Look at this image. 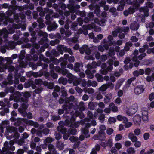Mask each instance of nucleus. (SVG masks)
Wrapping results in <instances>:
<instances>
[{
  "label": "nucleus",
  "mask_w": 154,
  "mask_h": 154,
  "mask_svg": "<svg viewBox=\"0 0 154 154\" xmlns=\"http://www.w3.org/2000/svg\"><path fill=\"white\" fill-rule=\"evenodd\" d=\"M21 27V25L20 24H13L12 25H9L8 26V29L9 32L5 28L2 29L0 30V44L2 42V38H5L8 37V33L12 34L15 32L14 29H18Z\"/></svg>",
  "instance_id": "f257e3e1"
},
{
  "label": "nucleus",
  "mask_w": 154,
  "mask_h": 154,
  "mask_svg": "<svg viewBox=\"0 0 154 154\" xmlns=\"http://www.w3.org/2000/svg\"><path fill=\"white\" fill-rule=\"evenodd\" d=\"M22 41L27 43L29 42V39L26 37L22 38L21 40H19L17 42L18 45H20L23 43ZM16 43L14 41H9L6 42L5 45L1 47L0 50L2 53H5L6 52V49L8 50H12L14 48Z\"/></svg>",
  "instance_id": "f03ea898"
},
{
  "label": "nucleus",
  "mask_w": 154,
  "mask_h": 154,
  "mask_svg": "<svg viewBox=\"0 0 154 154\" xmlns=\"http://www.w3.org/2000/svg\"><path fill=\"white\" fill-rule=\"evenodd\" d=\"M93 28L96 32H99L101 30V28L100 27L96 26L94 23H92L88 25H83L82 28H81L78 30L77 32L79 34L83 33L85 35H86L88 34L87 30H90Z\"/></svg>",
  "instance_id": "7ed1b4c3"
},
{
  "label": "nucleus",
  "mask_w": 154,
  "mask_h": 154,
  "mask_svg": "<svg viewBox=\"0 0 154 154\" xmlns=\"http://www.w3.org/2000/svg\"><path fill=\"white\" fill-rule=\"evenodd\" d=\"M37 10L39 12L40 16L43 17L44 16L45 14L48 13L49 14H47L45 16V19L47 20V21H51L52 20V18L50 17V15L51 14L53 11H52L49 10L48 8H44V10L41 7H38L37 8Z\"/></svg>",
  "instance_id": "20e7f679"
},
{
  "label": "nucleus",
  "mask_w": 154,
  "mask_h": 154,
  "mask_svg": "<svg viewBox=\"0 0 154 154\" xmlns=\"http://www.w3.org/2000/svg\"><path fill=\"white\" fill-rule=\"evenodd\" d=\"M70 121V127H73L74 126L75 128H77L80 125H85V127H86V123H89V120L88 118H85L84 120H82L80 122H74L75 120V118L74 116H72L71 119H69Z\"/></svg>",
  "instance_id": "39448f33"
},
{
  "label": "nucleus",
  "mask_w": 154,
  "mask_h": 154,
  "mask_svg": "<svg viewBox=\"0 0 154 154\" xmlns=\"http://www.w3.org/2000/svg\"><path fill=\"white\" fill-rule=\"evenodd\" d=\"M49 67L51 69L50 72H44V75L46 79L49 80H52L53 79H57L58 75L57 73H54L53 71L54 68V64L52 63L50 64Z\"/></svg>",
  "instance_id": "423d86ee"
},
{
  "label": "nucleus",
  "mask_w": 154,
  "mask_h": 154,
  "mask_svg": "<svg viewBox=\"0 0 154 154\" xmlns=\"http://www.w3.org/2000/svg\"><path fill=\"white\" fill-rule=\"evenodd\" d=\"M74 100V97L73 96H71L69 98L66 99V102L63 106V109L66 110L68 112L70 111V109L73 108V104L70 102H73Z\"/></svg>",
  "instance_id": "0eeeda50"
},
{
  "label": "nucleus",
  "mask_w": 154,
  "mask_h": 154,
  "mask_svg": "<svg viewBox=\"0 0 154 154\" xmlns=\"http://www.w3.org/2000/svg\"><path fill=\"white\" fill-rule=\"evenodd\" d=\"M14 143V141L13 140H10L9 143L7 141L5 142L4 143V146L2 148V150L4 151L9 152H12L14 154V152L9 151L10 150L13 151L15 150V148L13 146Z\"/></svg>",
  "instance_id": "6e6552de"
},
{
  "label": "nucleus",
  "mask_w": 154,
  "mask_h": 154,
  "mask_svg": "<svg viewBox=\"0 0 154 154\" xmlns=\"http://www.w3.org/2000/svg\"><path fill=\"white\" fill-rule=\"evenodd\" d=\"M69 118H67L65 122L60 121L59 122V126L57 127V130L61 133H64L66 131V129L64 127L65 125L67 126L70 125V121Z\"/></svg>",
  "instance_id": "1a4fd4ad"
},
{
  "label": "nucleus",
  "mask_w": 154,
  "mask_h": 154,
  "mask_svg": "<svg viewBox=\"0 0 154 154\" xmlns=\"http://www.w3.org/2000/svg\"><path fill=\"white\" fill-rule=\"evenodd\" d=\"M90 127V125L89 123H86V127L84 128H82V132L83 134H81L79 137V139L80 140H83L85 138H87L90 137V135L89 134V130L88 128Z\"/></svg>",
  "instance_id": "9d476101"
},
{
  "label": "nucleus",
  "mask_w": 154,
  "mask_h": 154,
  "mask_svg": "<svg viewBox=\"0 0 154 154\" xmlns=\"http://www.w3.org/2000/svg\"><path fill=\"white\" fill-rule=\"evenodd\" d=\"M107 39H104L101 42V45L103 46L106 49H108L109 48V46L112 45L113 43L112 40L113 39L112 37L110 35L108 36L107 37Z\"/></svg>",
  "instance_id": "9b49d317"
},
{
  "label": "nucleus",
  "mask_w": 154,
  "mask_h": 154,
  "mask_svg": "<svg viewBox=\"0 0 154 154\" xmlns=\"http://www.w3.org/2000/svg\"><path fill=\"white\" fill-rule=\"evenodd\" d=\"M39 58L40 60L37 63L38 65V66H42L43 69L46 68L48 66V65L47 64L43 63L42 61L47 63H50V61L48 59L44 57L43 55L41 54L39 55Z\"/></svg>",
  "instance_id": "f8f14e48"
},
{
  "label": "nucleus",
  "mask_w": 154,
  "mask_h": 154,
  "mask_svg": "<svg viewBox=\"0 0 154 154\" xmlns=\"http://www.w3.org/2000/svg\"><path fill=\"white\" fill-rule=\"evenodd\" d=\"M35 83L37 85H41L42 84L45 86H47L49 89H51L54 87V83L52 82H48L47 81L43 82L42 80L40 79H36L35 80Z\"/></svg>",
  "instance_id": "ddd939ff"
},
{
  "label": "nucleus",
  "mask_w": 154,
  "mask_h": 154,
  "mask_svg": "<svg viewBox=\"0 0 154 154\" xmlns=\"http://www.w3.org/2000/svg\"><path fill=\"white\" fill-rule=\"evenodd\" d=\"M25 51L24 50L21 51L20 54L19 56L18 62L20 67L23 68H25L27 66V64L23 61V59L25 58Z\"/></svg>",
  "instance_id": "4468645a"
},
{
  "label": "nucleus",
  "mask_w": 154,
  "mask_h": 154,
  "mask_svg": "<svg viewBox=\"0 0 154 154\" xmlns=\"http://www.w3.org/2000/svg\"><path fill=\"white\" fill-rule=\"evenodd\" d=\"M22 96L24 98L21 97L20 98H14V101L16 102H28V99L30 97L31 94L29 92H25L24 93H22Z\"/></svg>",
  "instance_id": "2eb2a0df"
},
{
  "label": "nucleus",
  "mask_w": 154,
  "mask_h": 154,
  "mask_svg": "<svg viewBox=\"0 0 154 154\" xmlns=\"http://www.w3.org/2000/svg\"><path fill=\"white\" fill-rule=\"evenodd\" d=\"M146 6L141 8L140 9V11L143 12L144 15L145 16L148 17L149 15L148 12L149 10L147 7L150 8H152L153 7V4L152 2H147L146 3Z\"/></svg>",
  "instance_id": "dca6fc26"
},
{
  "label": "nucleus",
  "mask_w": 154,
  "mask_h": 154,
  "mask_svg": "<svg viewBox=\"0 0 154 154\" xmlns=\"http://www.w3.org/2000/svg\"><path fill=\"white\" fill-rule=\"evenodd\" d=\"M57 50L61 54H63V51L65 52H68L70 55H72L73 54L72 51L70 49L67 48L66 46H65L63 45L59 46L57 48Z\"/></svg>",
  "instance_id": "f3484780"
},
{
  "label": "nucleus",
  "mask_w": 154,
  "mask_h": 154,
  "mask_svg": "<svg viewBox=\"0 0 154 154\" xmlns=\"http://www.w3.org/2000/svg\"><path fill=\"white\" fill-rule=\"evenodd\" d=\"M88 116L92 120L91 121L90 119L88 118L89 120V122H88L90 123V125H92L95 126L96 125V122L95 120H93L95 119L96 116H97V113H95L94 116L93 115L91 111H88L87 113Z\"/></svg>",
  "instance_id": "a211bd4d"
},
{
  "label": "nucleus",
  "mask_w": 154,
  "mask_h": 154,
  "mask_svg": "<svg viewBox=\"0 0 154 154\" xmlns=\"http://www.w3.org/2000/svg\"><path fill=\"white\" fill-rule=\"evenodd\" d=\"M46 23L49 25L47 28L49 31H54L58 26V25L54 21L52 23L51 21H46Z\"/></svg>",
  "instance_id": "6ab92c4d"
},
{
  "label": "nucleus",
  "mask_w": 154,
  "mask_h": 154,
  "mask_svg": "<svg viewBox=\"0 0 154 154\" xmlns=\"http://www.w3.org/2000/svg\"><path fill=\"white\" fill-rule=\"evenodd\" d=\"M142 119L145 122L148 121V112L147 109L146 108H143L141 109Z\"/></svg>",
  "instance_id": "aec40b11"
},
{
  "label": "nucleus",
  "mask_w": 154,
  "mask_h": 154,
  "mask_svg": "<svg viewBox=\"0 0 154 154\" xmlns=\"http://www.w3.org/2000/svg\"><path fill=\"white\" fill-rule=\"evenodd\" d=\"M0 17H1L0 18L1 19H0V21H2L4 19H5V21L4 22V23L5 25L7 24L8 22L12 23L14 21L13 19H10L8 17H6L5 14L3 13H0Z\"/></svg>",
  "instance_id": "412c9836"
},
{
  "label": "nucleus",
  "mask_w": 154,
  "mask_h": 154,
  "mask_svg": "<svg viewBox=\"0 0 154 154\" xmlns=\"http://www.w3.org/2000/svg\"><path fill=\"white\" fill-rule=\"evenodd\" d=\"M69 75H71V77L69 78V82L70 83L73 82V85L75 86L78 85L80 82V79L76 78L72 74H69Z\"/></svg>",
  "instance_id": "4be33fe9"
},
{
  "label": "nucleus",
  "mask_w": 154,
  "mask_h": 154,
  "mask_svg": "<svg viewBox=\"0 0 154 154\" xmlns=\"http://www.w3.org/2000/svg\"><path fill=\"white\" fill-rule=\"evenodd\" d=\"M21 120L27 125L34 126L36 128H37L38 127L39 125L36 122H34L32 120H28L24 118L21 119Z\"/></svg>",
  "instance_id": "5701e85b"
},
{
  "label": "nucleus",
  "mask_w": 154,
  "mask_h": 154,
  "mask_svg": "<svg viewBox=\"0 0 154 154\" xmlns=\"http://www.w3.org/2000/svg\"><path fill=\"white\" fill-rule=\"evenodd\" d=\"M144 88L142 85L137 86L134 88V92L136 94L138 95L143 93Z\"/></svg>",
  "instance_id": "b1692460"
},
{
  "label": "nucleus",
  "mask_w": 154,
  "mask_h": 154,
  "mask_svg": "<svg viewBox=\"0 0 154 154\" xmlns=\"http://www.w3.org/2000/svg\"><path fill=\"white\" fill-rule=\"evenodd\" d=\"M134 11V6L130 7L124 11L123 14L125 16H127L129 14H133Z\"/></svg>",
  "instance_id": "393cba45"
},
{
  "label": "nucleus",
  "mask_w": 154,
  "mask_h": 154,
  "mask_svg": "<svg viewBox=\"0 0 154 154\" xmlns=\"http://www.w3.org/2000/svg\"><path fill=\"white\" fill-rule=\"evenodd\" d=\"M101 64V62L99 61L97 63L95 62H93L91 64H88L87 65V67L88 69L91 70L92 69L95 68L97 66H99Z\"/></svg>",
  "instance_id": "a878e982"
},
{
  "label": "nucleus",
  "mask_w": 154,
  "mask_h": 154,
  "mask_svg": "<svg viewBox=\"0 0 154 154\" xmlns=\"http://www.w3.org/2000/svg\"><path fill=\"white\" fill-rule=\"evenodd\" d=\"M115 59L116 57H113L108 61V63L109 66L106 68L108 71H111L112 70L113 68L112 65L113 63L114 60H115Z\"/></svg>",
  "instance_id": "bb28decb"
},
{
  "label": "nucleus",
  "mask_w": 154,
  "mask_h": 154,
  "mask_svg": "<svg viewBox=\"0 0 154 154\" xmlns=\"http://www.w3.org/2000/svg\"><path fill=\"white\" fill-rule=\"evenodd\" d=\"M136 79V78L133 77L129 79L127 82V83L124 85L123 89V91H126L127 88L129 87L131 83L134 81Z\"/></svg>",
  "instance_id": "cd10ccee"
},
{
  "label": "nucleus",
  "mask_w": 154,
  "mask_h": 154,
  "mask_svg": "<svg viewBox=\"0 0 154 154\" xmlns=\"http://www.w3.org/2000/svg\"><path fill=\"white\" fill-rule=\"evenodd\" d=\"M19 17L22 19L25 18V15L24 14H20L19 15L18 14H14V18L16 23H18L20 21Z\"/></svg>",
  "instance_id": "c85d7f7f"
},
{
  "label": "nucleus",
  "mask_w": 154,
  "mask_h": 154,
  "mask_svg": "<svg viewBox=\"0 0 154 154\" xmlns=\"http://www.w3.org/2000/svg\"><path fill=\"white\" fill-rule=\"evenodd\" d=\"M14 133L13 135H8V132H6L5 133V134L6 137L8 139H11L14 137L16 138V139H18L20 136V134L17 132H14Z\"/></svg>",
  "instance_id": "c756f323"
},
{
  "label": "nucleus",
  "mask_w": 154,
  "mask_h": 154,
  "mask_svg": "<svg viewBox=\"0 0 154 154\" xmlns=\"http://www.w3.org/2000/svg\"><path fill=\"white\" fill-rule=\"evenodd\" d=\"M122 28L120 27H118L115 28L114 30L112 32V34L114 37H116L117 36L118 33L122 32Z\"/></svg>",
  "instance_id": "7c9ffc66"
},
{
  "label": "nucleus",
  "mask_w": 154,
  "mask_h": 154,
  "mask_svg": "<svg viewBox=\"0 0 154 154\" xmlns=\"http://www.w3.org/2000/svg\"><path fill=\"white\" fill-rule=\"evenodd\" d=\"M9 122L7 121H4L2 122L1 125L0 127V131L1 133H3L4 132V129L5 128L8 127V126L9 125Z\"/></svg>",
  "instance_id": "2f4dec72"
},
{
  "label": "nucleus",
  "mask_w": 154,
  "mask_h": 154,
  "mask_svg": "<svg viewBox=\"0 0 154 154\" xmlns=\"http://www.w3.org/2000/svg\"><path fill=\"white\" fill-rule=\"evenodd\" d=\"M90 70L89 69L86 70L85 71V73L87 75V77L88 78L92 79L94 77V75L93 74L95 73L96 71L95 70H93L92 71V72H91Z\"/></svg>",
  "instance_id": "473e14b6"
},
{
  "label": "nucleus",
  "mask_w": 154,
  "mask_h": 154,
  "mask_svg": "<svg viewBox=\"0 0 154 154\" xmlns=\"http://www.w3.org/2000/svg\"><path fill=\"white\" fill-rule=\"evenodd\" d=\"M125 80L124 79H120L117 81L115 86L116 90L120 88L121 86L122 85Z\"/></svg>",
  "instance_id": "72a5a7b5"
},
{
  "label": "nucleus",
  "mask_w": 154,
  "mask_h": 154,
  "mask_svg": "<svg viewBox=\"0 0 154 154\" xmlns=\"http://www.w3.org/2000/svg\"><path fill=\"white\" fill-rule=\"evenodd\" d=\"M109 107L111 110L114 112H116L118 111V107L116 106L113 103H111L109 104Z\"/></svg>",
  "instance_id": "f704fd0d"
},
{
  "label": "nucleus",
  "mask_w": 154,
  "mask_h": 154,
  "mask_svg": "<svg viewBox=\"0 0 154 154\" xmlns=\"http://www.w3.org/2000/svg\"><path fill=\"white\" fill-rule=\"evenodd\" d=\"M75 1L74 0H69V2L70 4L67 5V8L69 10H71L72 9V13H73L75 10L74 8V4Z\"/></svg>",
  "instance_id": "c9c22d12"
},
{
  "label": "nucleus",
  "mask_w": 154,
  "mask_h": 154,
  "mask_svg": "<svg viewBox=\"0 0 154 154\" xmlns=\"http://www.w3.org/2000/svg\"><path fill=\"white\" fill-rule=\"evenodd\" d=\"M94 21L96 23H97L100 26H103L105 25V20L104 19H102L100 21L98 18H95L94 19Z\"/></svg>",
  "instance_id": "e433bc0d"
},
{
  "label": "nucleus",
  "mask_w": 154,
  "mask_h": 154,
  "mask_svg": "<svg viewBox=\"0 0 154 154\" xmlns=\"http://www.w3.org/2000/svg\"><path fill=\"white\" fill-rule=\"evenodd\" d=\"M64 58L65 60H68V61L70 63L73 62L75 60L74 57L73 56H71L69 57L67 54H64Z\"/></svg>",
  "instance_id": "4c0bfd02"
},
{
  "label": "nucleus",
  "mask_w": 154,
  "mask_h": 154,
  "mask_svg": "<svg viewBox=\"0 0 154 154\" xmlns=\"http://www.w3.org/2000/svg\"><path fill=\"white\" fill-rule=\"evenodd\" d=\"M93 138L95 140H103L105 138V135L104 134H101L100 135L99 134V135H94Z\"/></svg>",
  "instance_id": "58836bf2"
},
{
  "label": "nucleus",
  "mask_w": 154,
  "mask_h": 154,
  "mask_svg": "<svg viewBox=\"0 0 154 154\" xmlns=\"http://www.w3.org/2000/svg\"><path fill=\"white\" fill-rule=\"evenodd\" d=\"M87 85L88 87L92 86L93 87H95L97 85V83L96 81H91L90 80H88L87 82Z\"/></svg>",
  "instance_id": "ea45409f"
},
{
  "label": "nucleus",
  "mask_w": 154,
  "mask_h": 154,
  "mask_svg": "<svg viewBox=\"0 0 154 154\" xmlns=\"http://www.w3.org/2000/svg\"><path fill=\"white\" fill-rule=\"evenodd\" d=\"M141 120V117L139 115H136L133 117V120L134 123L139 124Z\"/></svg>",
  "instance_id": "a19ab883"
},
{
  "label": "nucleus",
  "mask_w": 154,
  "mask_h": 154,
  "mask_svg": "<svg viewBox=\"0 0 154 154\" xmlns=\"http://www.w3.org/2000/svg\"><path fill=\"white\" fill-rule=\"evenodd\" d=\"M128 137L129 139L131 140L133 142H136L137 140V137L132 133H130L129 134Z\"/></svg>",
  "instance_id": "79ce46f5"
},
{
  "label": "nucleus",
  "mask_w": 154,
  "mask_h": 154,
  "mask_svg": "<svg viewBox=\"0 0 154 154\" xmlns=\"http://www.w3.org/2000/svg\"><path fill=\"white\" fill-rule=\"evenodd\" d=\"M6 130L7 131L10 133L14 132L17 131V128H16L12 126H10L6 127Z\"/></svg>",
  "instance_id": "37998d69"
},
{
  "label": "nucleus",
  "mask_w": 154,
  "mask_h": 154,
  "mask_svg": "<svg viewBox=\"0 0 154 154\" xmlns=\"http://www.w3.org/2000/svg\"><path fill=\"white\" fill-rule=\"evenodd\" d=\"M136 112L135 111L132 109V108L129 107L126 111V113L128 116H131L135 113Z\"/></svg>",
  "instance_id": "c03bdc74"
},
{
  "label": "nucleus",
  "mask_w": 154,
  "mask_h": 154,
  "mask_svg": "<svg viewBox=\"0 0 154 154\" xmlns=\"http://www.w3.org/2000/svg\"><path fill=\"white\" fill-rule=\"evenodd\" d=\"M100 147L99 145L97 144L94 148H93L92 149V151L91 152V154H97V151H99Z\"/></svg>",
  "instance_id": "a18cd8bd"
},
{
  "label": "nucleus",
  "mask_w": 154,
  "mask_h": 154,
  "mask_svg": "<svg viewBox=\"0 0 154 154\" xmlns=\"http://www.w3.org/2000/svg\"><path fill=\"white\" fill-rule=\"evenodd\" d=\"M74 12H75L77 15L80 16L82 17H84L86 15L85 12L84 11H81L78 10L76 11L74 10L73 13Z\"/></svg>",
  "instance_id": "49530a36"
},
{
  "label": "nucleus",
  "mask_w": 154,
  "mask_h": 154,
  "mask_svg": "<svg viewBox=\"0 0 154 154\" xmlns=\"http://www.w3.org/2000/svg\"><path fill=\"white\" fill-rule=\"evenodd\" d=\"M130 29L132 30H137L139 28V25L136 22L132 23L130 26Z\"/></svg>",
  "instance_id": "de8ad7c7"
},
{
  "label": "nucleus",
  "mask_w": 154,
  "mask_h": 154,
  "mask_svg": "<svg viewBox=\"0 0 154 154\" xmlns=\"http://www.w3.org/2000/svg\"><path fill=\"white\" fill-rule=\"evenodd\" d=\"M67 79L66 78H64L61 77L58 79V82L59 84H62L63 85H65L67 83Z\"/></svg>",
  "instance_id": "09e8293b"
},
{
  "label": "nucleus",
  "mask_w": 154,
  "mask_h": 154,
  "mask_svg": "<svg viewBox=\"0 0 154 154\" xmlns=\"http://www.w3.org/2000/svg\"><path fill=\"white\" fill-rule=\"evenodd\" d=\"M94 8H95L94 10V13L97 16H99L100 13V7L98 5H95Z\"/></svg>",
  "instance_id": "8fccbe9b"
},
{
  "label": "nucleus",
  "mask_w": 154,
  "mask_h": 154,
  "mask_svg": "<svg viewBox=\"0 0 154 154\" xmlns=\"http://www.w3.org/2000/svg\"><path fill=\"white\" fill-rule=\"evenodd\" d=\"M48 148L50 152H51L53 154L56 153L55 151V148L54 146L52 144H50L48 146Z\"/></svg>",
  "instance_id": "3c124183"
},
{
  "label": "nucleus",
  "mask_w": 154,
  "mask_h": 154,
  "mask_svg": "<svg viewBox=\"0 0 154 154\" xmlns=\"http://www.w3.org/2000/svg\"><path fill=\"white\" fill-rule=\"evenodd\" d=\"M72 116H74L75 117L79 116L81 119H82L84 117V115L82 112H79L78 111H76L75 112L74 115Z\"/></svg>",
  "instance_id": "603ef678"
},
{
  "label": "nucleus",
  "mask_w": 154,
  "mask_h": 154,
  "mask_svg": "<svg viewBox=\"0 0 154 154\" xmlns=\"http://www.w3.org/2000/svg\"><path fill=\"white\" fill-rule=\"evenodd\" d=\"M56 146L59 149L62 150L64 148V145L63 143L62 142L57 141Z\"/></svg>",
  "instance_id": "864d4df0"
},
{
  "label": "nucleus",
  "mask_w": 154,
  "mask_h": 154,
  "mask_svg": "<svg viewBox=\"0 0 154 154\" xmlns=\"http://www.w3.org/2000/svg\"><path fill=\"white\" fill-rule=\"evenodd\" d=\"M106 128V126L104 125H100L99 127V129L100 130L99 131L98 134H99L100 135V134H104V133L103 132V131L105 130Z\"/></svg>",
  "instance_id": "5fc2aeb1"
},
{
  "label": "nucleus",
  "mask_w": 154,
  "mask_h": 154,
  "mask_svg": "<svg viewBox=\"0 0 154 154\" xmlns=\"http://www.w3.org/2000/svg\"><path fill=\"white\" fill-rule=\"evenodd\" d=\"M12 76L11 75H9L8 77L7 80L6 81V84H9L10 85L12 84L13 82V81L12 80Z\"/></svg>",
  "instance_id": "6e6d98bb"
},
{
  "label": "nucleus",
  "mask_w": 154,
  "mask_h": 154,
  "mask_svg": "<svg viewBox=\"0 0 154 154\" xmlns=\"http://www.w3.org/2000/svg\"><path fill=\"white\" fill-rule=\"evenodd\" d=\"M61 73L63 75H67V76L69 78H70L71 75H69V74H71L70 73H69L68 71V70L66 69H62L61 72Z\"/></svg>",
  "instance_id": "4d7b16f0"
},
{
  "label": "nucleus",
  "mask_w": 154,
  "mask_h": 154,
  "mask_svg": "<svg viewBox=\"0 0 154 154\" xmlns=\"http://www.w3.org/2000/svg\"><path fill=\"white\" fill-rule=\"evenodd\" d=\"M120 5L117 7V10L119 11H122L123 10L125 5L122 0L120 1Z\"/></svg>",
  "instance_id": "13d9d810"
},
{
  "label": "nucleus",
  "mask_w": 154,
  "mask_h": 154,
  "mask_svg": "<svg viewBox=\"0 0 154 154\" xmlns=\"http://www.w3.org/2000/svg\"><path fill=\"white\" fill-rule=\"evenodd\" d=\"M14 88L12 87H10L6 88L5 90V91L8 94L9 92L13 93L14 91Z\"/></svg>",
  "instance_id": "bf43d9fd"
},
{
  "label": "nucleus",
  "mask_w": 154,
  "mask_h": 154,
  "mask_svg": "<svg viewBox=\"0 0 154 154\" xmlns=\"http://www.w3.org/2000/svg\"><path fill=\"white\" fill-rule=\"evenodd\" d=\"M84 91L85 93H87L89 94H92L94 92V90L92 88H85L84 89Z\"/></svg>",
  "instance_id": "052dcab7"
},
{
  "label": "nucleus",
  "mask_w": 154,
  "mask_h": 154,
  "mask_svg": "<svg viewBox=\"0 0 154 154\" xmlns=\"http://www.w3.org/2000/svg\"><path fill=\"white\" fill-rule=\"evenodd\" d=\"M109 12L112 13V15L114 16H117L118 14V13L116 12V9L114 7H112L109 10Z\"/></svg>",
  "instance_id": "680f3d73"
},
{
  "label": "nucleus",
  "mask_w": 154,
  "mask_h": 154,
  "mask_svg": "<svg viewBox=\"0 0 154 154\" xmlns=\"http://www.w3.org/2000/svg\"><path fill=\"white\" fill-rule=\"evenodd\" d=\"M38 34L39 36L43 37L45 39H46L48 36V34L47 33L42 31H39L38 32Z\"/></svg>",
  "instance_id": "e2e57ef3"
},
{
  "label": "nucleus",
  "mask_w": 154,
  "mask_h": 154,
  "mask_svg": "<svg viewBox=\"0 0 154 154\" xmlns=\"http://www.w3.org/2000/svg\"><path fill=\"white\" fill-rule=\"evenodd\" d=\"M7 66L2 63V62L0 63V72H3L5 69H7Z\"/></svg>",
  "instance_id": "0e129e2a"
},
{
  "label": "nucleus",
  "mask_w": 154,
  "mask_h": 154,
  "mask_svg": "<svg viewBox=\"0 0 154 154\" xmlns=\"http://www.w3.org/2000/svg\"><path fill=\"white\" fill-rule=\"evenodd\" d=\"M132 59L134 63V66L135 67L137 66L139 64V61L137 60V57H133Z\"/></svg>",
  "instance_id": "69168bd1"
},
{
  "label": "nucleus",
  "mask_w": 154,
  "mask_h": 154,
  "mask_svg": "<svg viewBox=\"0 0 154 154\" xmlns=\"http://www.w3.org/2000/svg\"><path fill=\"white\" fill-rule=\"evenodd\" d=\"M108 86L106 84H104L102 85V86L100 87L99 88V90L101 92H104L106 91L108 88Z\"/></svg>",
  "instance_id": "338daca9"
},
{
  "label": "nucleus",
  "mask_w": 154,
  "mask_h": 154,
  "mask_svg": "<svg viewBox=\"0 0 154 154\" xmlns=\"http://www.w3.org/2000/svg\"><path fill=\"white\" fill-rule=\"evenodd\" d=\"M78 108L81 111H82L85 109V106L84 103L83 102H81L79 103Z\"/></svg>",
  "instance_id": "774afa93"
}]
</instances>
